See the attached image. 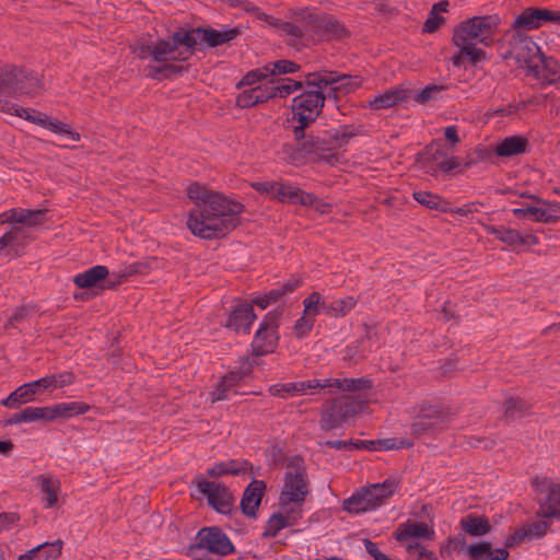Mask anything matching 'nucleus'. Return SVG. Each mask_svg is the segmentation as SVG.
<instances>
[{
    "label": "nucleus",
    "instance_id": "nucleus-13",
    "mask_svg": "<svg viewBox=\"0 0 560 560\" xmlns=\"http://www.w3.org/2000/svg\"><path fill=\"white\" fill-rule=\"evenodd\" d=\"M252 187L256 191L266 194L271 199L281 202H290L293 205H311L314 202V195L305 192L291 184L282 182H256L252 184Z\"/></svg>",
    "mask_w": 560,
    "mask_h": 560
},
{
    "label": "nucleus",
    "instance_id": "nucleus-35",
    "mask_svg": "<svg viewBox=\"0 0 560 560\" xmlns=\"http://www.w3.org/2000/svg\"><path fill=\"white\" fill-rule=\"evenodd\" d=\"M560 71V65L553 58H547L541 54V62H537V68L532 70L528 75H533L544 83L549 84L551 77L557 78Z\"/></svg>",
    "mask_w": 560,
    "mask_h": 560
},
{
    "label": "nucleus",
    "instance_id": "nucleus-46",
    "mask_svg": "<svg viewBox=\"0 0 560 560\" xmlns=\"http://www.w3.org/2000/svg\"><path fill=\"white\" fill-rule=\"evenodd\" d=\"M476 44L477 43L474 42H466V44L454 45L462 49V55H464L465 60H468L471 65H477L485 60L487 56L486 51L481 48H477Z\"/></svg>",
    "mask_w": 560,
    "mask_h": 560
},
{
    "label": "nucleus",
    "instance_id": "nucleus-30",
    "mask_svg": "<svg viewBox=\"0 0 560 560\" xmlns=\"http://www.w3.org/2000/svg\"><path fill=\"white\" fill-rule=\"evenodd\" d=\"M51 421L49 406L47 407H26L20 412L14 413L5 421L7 425L19 424L22 422Z\"/></svg>",
    "mask_w": 560,
    "mask_h": 560
},
{
    "label": "nucleus",
    "instance_id": "nucleus-4",
    "mask_svg": "<svg viewBox=\"0 0 560 560\" xmlns=\"http://www.w3.org/2000/svg\"><path fill=\"white\" fill-rule=\"evenodd\" d=\"M398 488L399 482L396 479L388 478L381 483H373L362 488L359 492L346 499L342 506L349 513L354 514L373 511L393 497Z\"/></svg>",
    "mask_w": 560,
    "mask_h": 560
},
{
    "label": "nucleus",
    "instance_id": "nucleus-17",
    "mask_svg": "<svg viewBox=\"0 0 560 560\" xmlns=\"http://www.w3.org/2000/svg\"><path fill=\"white\" fill-rule=\"evenodd\" d=\"M280 312H269L259 325L252 342L253 353L256 357L271 353L278 342L277 328Z\"/></svg>",
    "mask_w": 560,
    "mask_h": 560
},
{
    "label": "nucleus",
    "instance_id": "nucleus-20",
    "mask_svg": "<svg viewBox=\"0 0 560 560\" xmlns=\"http://www.w3.org/2000/svg\"><path fill=\"white\" fill-rule=\"evenodd\" d=\"M255 318L253 305L240 303L230 313L226 327L235 332L248 334Z\"/></svg>",
    "mask_w": 560,
    "mask_h": 560
},
{
    "label": "nucleus",
    "instance_id": "nucleus-40",
    "mask_svg": "<svg viewBox=\"0 0 560 560\" xmlns=\"http://www.w3.org/2000/svg\"><path fill=\"white\" fill-rule=\"evenodd\" d=\"M413 198L420 205L429 209H435L442 212H447L451 210L447 201L442 200L440 196L432 194L430 191H416L413 192Z\"/></svg>",
    "mask_w": 560,
    "mask_h": 560
},
{
    "label": "nucleus",
    "instance_id": "nucleus-63",
    "mask_svg": "<svg viewBox=\"0 0 560 560\" xmlns=\"http://www.w3.org/2000/svg\"><path fill=\"white\" fill-rule=\"evenodd\" d=\"M549 527V523L546 521H536L529 524L526 529L528 532V538L542 537Z\"/></svg>",
    "mask_w": 560,
    "mask_h": 560
},
{
    "label": "nucleus",
    "instance_id": "nucleus-38",
    "mask_svg": "<svg viewBox=\"0 0 560 560\" xmlns=\"http://www.w3.org/2000/svg\"><path fill=\"white\" fill-rule=\"evenodd\" d=\"M530 405L518 397H511L504 402V419L510 422L528 413Z\"/></svg>",
    "mask_w": 560,
    "mask_h": 560
},
{
    "label": "nucleus",
    "instance_id": "nucleus-28",
    "mask_svg": "<svg viewBox=\"0 0 560 560\" xmlns=\"http://www.w3.org/2000/svg\"><path fill=\"white\" fill-rule=\"evenodd\" d=\"M36 485L44 494L43 501L46 509L55 508L58 502V493L60 491V481L51 475H39L36 478Z\"/></svg>",
    "mask_w": 560,
    "mask_h": 560
},
{
    "label": "nucleus",
    "instance_id": "nucleus-9",
    "mask_svg": "<svg viewBox=\"0 0 560 560\" xmlns=\"http://www.w3.org/2000/svg\"><path fill=\"white\" fill-rule=\"evenodd\" d=\"M500 20L497 15L474 16L462 22L453 34V44L466 42L481 43L486 46L492 43V36Z\"/></svg>",
    "mask_w": 560,
    "mask_h": 560
},
{
    "label": "nucleus",
    "instance_id": "nucleus-15",
    "mask_svg": "<svg viewBox=\"0 0 560 560\" xmlns=\"http://www.w3.org/2000/svg\"><path fill=\"white\" fill-rule=\"evenodd\" d=\"M533 483L537 493V515L541 518H560V483L546 478H535Z\"/></svg>",
    "mask_w": 560,
    "mask_h": 560
},
{
    "label": "nucleus",
    "instance_id": "nucleus-52",
    "mask_svg": "<svg viewBox=\"0 0 560 560\" xmlns=\"http://www.w3.org/2000/svg\"><path fill=\"white\" fill-rule=\"evenodd\" d=\"M254 368L253 361L249 358H246L243 362V365L240 370L231 371L229 374L224 375L223 378L228 382L232 387L238 384L245 376H248Z\"/></svg>",
    "mask_w": 560,
    "mask_h": 560
},
{
    "label": "nucleus",
    "instance_id": "nucleus-22",
    "mask_svg": "<svg viewBox=\"0 0 560 560\" xmlns=\"http://www.w3.org/2000/svg\"><path fill=\"white\" fill-rule=\"evenodd\" d=\"M411 93L412 90L409 89H389L370 100L369 106L375 110L389 108L400 102L410 100Z\"/></svg>",
    "mask_w": 560,
    "mask_h": 560
},
{
    "label": "nucleus",
    "instance_id": "nucleus-60",
    "mask_svg": "<svg viewBox=\"0 0 560 560\" xmlns=\"http://www.w3.org/2000/svg\"><path fill=\"white\" fill-rule=\"evenodd\" d=\"M322 80H323V88H327L328 85L331 86H335V85H338L339 82H343V81H351L352 80V77L351 75H348V74H337V72H332V71H323L322 72Z\"/></svg>",
    "mask_w": 560,
    "mask_h": 560
},
{
    "label": "nucleus",
    "instance_id": "nucleus-43",
    "mask_svg": "<svg viewBox=\"0 0 560 560\" xmlns=\"http://www.w3.org/2000/svg\"><path fill=\"white\" fill-rule=\"evenodd\" d=\"M8 96H0L1 102L7 104L5 109H0L1 112L13 114L18 117L24 118V119L32 121L34 124H37V125H39V120H48L47 116L36 113L35 110H33V113H31L27 108H23V107L16 106L14 104H10L8 101L4 100Z\"/></svg>",
    "mask_w": 560,
    "mask_h": 560
},
{
    "label": "nucleus",
    "instance_id": "nucleus-24",
    "mask_svg": "<svg viewBox=\"0 0 560 560\" xmlns=\"http://www.w3.org/2000/svg\"><path fill=\"white\" fill-rule=\"evenodd\" d=\"M394 537L398 541H408L411 538L433 539L434 530L423 522H407L397 528Z\"/></svg>",
    "mask_w": 560,
    "mask_h": 560
},
{
    "label": "nucleus",
    "instance_id": "nucleus-19",
    "mask_svg": "<svg viewBox=\"0 0 560 560\" xmlns=\"http://www.w3.org/2000/svg\"><path fill=\"white\" fill-rule=\"evenodd\" d=\"M545 22L560 24V11L527 8L515 19L513 26L517 30H535Z\"/></svg>",
    "mask_w": 560,
    "mask_h": 560
},
{
    "label": "nucleus",
    "instance_id": "nucleus-8",
    "mask_svg": "<svg viewBox=\"0 0 560 560\" xmlns=\"http://www.w3.org/2000/svg\"><path fill=\"white\" fill-rule=\"evenodd\" d=\"M361 410L362 402L349 395L327 400L320 408L319 428L326 432L341 428Z\"/></svg>",
    "mask_w": 560,
    "mask_h": 560
},
{
    "label": "nucleus",
    "instance_id": "nucleus-12",
    "mask_svg": "<svg viewBox=\"0 0 560 560\" xmlns=\"http://www.w3.org/2000/svg\"><path fill=\"white\" fill-rule=\"evenodd\" d=\"M131 50L140 59L151 57L155 62L180 61V52L174 33L166 38L158 39L155 43L138 40L131 46Z\"/></svg>",
    "mask_w": 560,
    "mask_h": 560
},
{
    "label": "nucleus",
    "instance_id": "nucleus-37",
    "mask_svg": "<svg viewBox=\"0 0 560 560\" xmlns=\"http://www.w3.org/2000/svg\"><path fill=\"white\" fill-rule=\"evenodd\" d=\"M485 230L489 234H493L498 240L508 244L509 246H515L521 243H524L523 235L520 234L517 230L508 229L503 225L493 226V225H483Z\"/></svg>",
    "mask_w": 560,
    "mask_h": 560
},
{
    "label": "nucleus",
    "instance_id": "nucleus-32",
    "mask_svg": "<svg viewBox=\"0 0 560 560\" xmlns=\"http://www.w3.org/2000/svg\"><path fill=\"white\" fill-rule=\"evenodd\" d=\"M462 529L472 537L483 536L490 533L492 526L485 516L468 514L460 520Z\"/></svg>",
    "mask_w": 560,
    "mask_h": 560
},
{
    "label": "nucleus",
    "instance_id": "nucleus-41",
    "mask_svg": "<svg viewBox=\"0 0 560 560\" xmlns=\"http://www.w3.org/2000/svg\"><path fill=\"white\" fill-rule=\"evenodd\" d=\"M39 126L49 129L50 131L67 137L72 142L80 141V133L74 131L69 124L62 122L60 120H52L48 118V120H39Z\"/></svg>",
    "mask_w": 560,
    "mask_h": 560
},
{
    "label": "nucleus",
    "instance_id": "nucleus-39",
    "mask_svg": "<svg viewBox=\"0 0 560 560\" xmlns=\"http://www.w3.org/2000/svg\"><path fill=\"white\" fill-rule=\"evenodd\" d=\"M175 61H163L161 66L148 67V77L155 80L168 79L173 75L182 73L186 68L182 65L174 63Z\"/></svg>",
    "mask_w": 560,
    "mask_h": 560
},
{
    "label": "nucleus",
    "instance_id": "nucleus-10",
    "mask_svg": "<svg viewBox=\"0 0 560 560\" xmlns=\"http://www.w3.org/2000/svg\"><path fill=\"white\" fill-rule=\"evenodd\" d=\"M207 550L210 553L228 556L235 551V548L225 533L217 526L203 527L196 536V542L188 548V555L194 560H211V558L199 557Z\"/></svg>",
    "mask_w": 560,
    "mask_h": 560
},
{
    "label": "nucleus",
    "instance_id": "nucleus-1",
    "mask_svg": "<svg viewBox=\"0 0 560 560\" xmlns=\"http://www.w3.org/2000/svg\"><path fill=\"white\" fill-rule=\"evenodd\" d=\"M187 196L195 202L187 218V228L195 236L203 240L221 238L240 223L238 214L244 209L241 202L208 190L197 183L187 188Z\"/></svg>",
    "mask_w": 560,
    "mask_h": 560
},
{
    "label": "nucleus",
    "instance_id": "nucleus-56",
    "mask_svg": "<svg viewBox=\"0 0 560 560\" xmlns=\"http://www.w3.org/2000/svg\"><path fill=\"white\" fill-rule=\"evenodd\" d=\"M296 386V382H290L284 384H275L269 387V393L272 396L288 398L298 395V390L293 388Z\"/></svg>",
    "mask_w": 560,
    "mask_h": 560
},
{
    "label": "nucleus",
    "instance_id": "nucleus-51",
    "mask_svg": "<svg viewBox=\"0 0 560 560\" xmlns=\"http://www.w3.org/2000/svg\"><path fill=\"white\" fill-rule=\"evenodd\" d=\"M301 18V13L296 16V21ZM301 25H298L293 22H283L278 20L276 28L284 35L291 36L293 39L302 38L304 35L305 28L303 27V23L300 21Z\"/></svg>",
    "mask_w": 560,
    "mask_h": 560
},
{
    "label": "nucleus",
    "instance_id": "nucleus-62",
    "mask_svg": "<svg viewBox=\"0 0 560 560\" xmlns=\"http://www.w3.org/2000/svg\"><path fill=\"white\" fill-rule=\"evenodd\" d=\"M378 448L389 451V450H399L404 447H410V443H406L404 440L398 439H382L377 440Z\"/></svg>",
    "mask_w": 560,
    "mask_h": 560
},
{
    "label": "nucleus",
    "instance_id": "nucleus-3",
    "mask_svg": "<svg viewBox=\"0 0 560 560\" xmlns=\"http://www.w3.org/2000/svg\"><path fill=\"white\" fill-rule=\"evenodd\" d=\"M238 34L240 30L236 27L224 31L180 27L174 32V38L178 44L180 61H186L195 54L199 45L217 47L234 39Z\"/></svg>",
    "mask_w": 560,
    "mask_h": 560
},
{
    "label": "nucleus",
    "instance_id": "nucleus-31",
    "mask_svg": "<svg viewBox=\"0 0 560 560\" xmlns=\"http://www.w3.org/2000/svg\"><path fill=\"white\" fill-rule=\"evenodd\" d=\"M528 140L522 136H511L502 140L495 148V153L499 156L511 158L525 153L527 150Z\"/></svg>",
    "mask_w": 560,
    "mask_h": 560
},
{
    "label": "nucleus",
    "instance_id": "nucleus-55",
    "mask_svg": "<svg viewBox=\"0 0 560 560\" xmlns=\"http://www.w3.org/2000/svg\"><path fill=\"white\" fill-rule=\"evenodd\" d=\"M269 77L268 71L265 70V66L261 68H257L248 71L243 79L236 84L237 89H241L245 85H253L261 80H265Z\"/></svg>",
    "mask_w": 560,
    "mask_h": 560
},
{
    "label": "nucleus",
    "instance_id": "nucleus-25",
    "mask_svg": "<svg viewBox=\"0 0 560 560\" xmlns=\"http://www.w3.org/2000/svg\"><path fill=\"white\" fill-rule=\"evenodd\" d=\"M512 212L518 219L530 214L534 217L535 221L544 223H552L560 219V207L557 205H553L549 208L533 206L526 208H515L512 210Z\"/></svg>",
    "mask_w": 560,
    "mask_h": 560
},
{
    "label": "nucleus",
    "instance_id": "nucleus-5",
    "mask_svg": "<svg viewBox=\"0 0 560 560\" xmlns=\"http://www.w3.org/2000/svg\"><path fill=\"white\" fill-rule=\"evenodd\" d=\"M308 493V480L304 460L300 456H292L287 462V471L279 497V504L282 510H285L291 503L301 506Z\"/></svg>",
    "mask_w": 560,
    "mask_h": 560
},
{
    "label": "nucleus",
    "instance_id": "nucleus-33",
    "mask_svg": "<svg viewBox=\"0 0 560 560\" xmlns=\"http://www.w3.org/2000/svg\"><path fill=\"white\" fill-rule=\"evenodd\" d=\"M89 410L90 406L81 401L60 402L49 406L51 421L58 418H71L78 415H83Z\"/></svg>",
    "mask_w": 560,
    "mask_h": 560
},
{
    "label": "nucleus",
    "instance_id": "nucleus-34",
    "mask_svg": "<svg viewBox=\"0 0 560 560\" xmlns=\"http://www.w3.org/2000/svg\"><path fill=\"white\" fill-rule=\"evenodd\" d=\"M329 392L338 389L341 392H359L372 387V381L365 377L359 378H329Z\"/></svg>",
    "mask_w": 560,
    "mask_h": 560
},
{
    "label": "nucleus",
    "instance_id": "nucleus-26",
    "mask_svg": "<svg viewBox=\"0 0 560 560\" xmlns=\"http://www.w3.org/2000/svg\"><path fill=\"white\" fill-rule=\"evenodd\" d=\"M271 100L269 83L260 84L249 90H244L236 97V105L241 108H248Z\"/></svg>",
    "mask_w": 560,
    "mask_h": 560
},
{
    "label": "nucleus",
    "instance_id": "nucleus-58",
    "mask_svg": "<svg viewBox=\"0 0 560 560\" xmlns=\"http://www.w3.org/2000/svg\"><path fill=\"white\" fill-rule=\"evenodd\" d=\"M360 85L357 77H352L351 81L339 82L338 85L331 86L327 92H330V97L336 102L338 93L347 94Z\"/></svg>",
    "mask_w": 560,
    "mask_h": 560
},
{
    "label": "nucleus",
    "instance_id": "nucleus-45",
    "mask_svg": "<svg viewBox=\"0 0 560 560\" xmlns=\"http://www.w3.org/2000/svg\"><path fill=\"white\" fill-rule=\"evenodd\" d=\"M299 69L300 66L298 63L287 59H281L265 65V70L268 71L269 77L294 73Z\"/></svg>",
    "mask_w": 560,
    "mask_h": 560
},
{
    "label": "nucleus",
    "instance_id": "nucleus-59",
    "mask_svg": "<svg viewBox=\"0 0 560 560\" xmlns=\"http://www.w3.org/2000/svg\"><path fill=\"white\" fill-rule=\"evenodd\" d=\"M313 325H314V318L311 317V315H306L305 313H303V316L301 318H299L294 324L293 329H294L295 336L298 338L304 337L308 331H311V329L313 328Z\"/></svg>",
    "mask_w": 560,
    "mask_h": 560
},
{
    "label": "nucleus",
    "instance_id": "nucleus-49",
    "mask_svg": "<svg viewBox=\"0 0 560 560\" xmlns=\"http://www.w3.org/2000/svg\"><path fill=\"white\" fill-rule=\"evenodd\" d=\"M23 233V228L21 226H12L10 231L4 233L0 237V253L8 246L12 248L23 246V242L21 241V235Z\"/></svg>",
    "mask_w": 560,
    "mask_h": 560
},
{
    "label": "nucleus",
    "instance_id": "nucleus-2",
    "mask_svg": "<svg viewBox=\"0 0 560 560\" xmlns=\"http://www.w3.org/2000/svg\"><path fill=\"white\" fill-rule=\"evenodd\" d=\"M354 135L355 132L348 131V127H342L341 129L331 130L320 129L310 133L304 130L303 138L294 139L298 152L316 161L329 156L331 151L347 144Z\"/></svg>",
    "mask_w": 560,
    "mask_h": 560
},
{
    "label": "nucleus",
    "instance_id": "nucleus-50",
    "mask_svg": "<svg viewBox=\"0 0 560 560\" xmlns=\"http://www.w3.org/2000/svg\"><path fill=\"white\" fill-rule=\"evenodd\" d=\"M444 90L442 85L430 84L420 91H413L411 93L410 100H415L417 103L424 104L431 100L436 98V96Z\"/></svg>",
    "mask_w": 560,
    "mask_h": 560
},
{
    "label": "nucleus",
    "instance_id": "nucleus-54",
    "mask_svg": "<svg viewBox=\"0 0 560 560\" xmlns=\"http://www.w3.org/2000/svg\"><path fill=\"white\" fill-rule=\"evenodd\" d=\"M407 553L411 560H438L436 556L418 542L408 544Z\"/></svg>",
    "mask_w": 560,
    "mask_h": 560
},
{
    "label": "nucleus",
    "instance_id": "nucleus-16",
    "mask_svg": "<svg viewBox=\"0 0 560 560\" xmlns=\"http://www.w3.org/2000/svg\"><path fill=\"white\" fill-rule=\"evenodd\" d=\"M450 420V415L441 407L423 404L411 424V434L416 438L441 430Z\"/></svg>",
    "mask_w": 560,
    "mask_h": 560
},
{
    "label": "nucleus",
    "instance_id": "nucleus-53",
    "mask_svg": "<svg viewBox=\"0 0 560 560\" xmlns=\"http://www.w3.org/2000/svg\"><path fill=\"white\" fill-rule=\"evenodd\" d=\"M301 285V281L296 278L290 279L287 283L282 284L277 289L270 290L268 293V299L271 303L279 301L283 295L288 293L294 292Z\"/></svg>",
    "mask_w": 560,
    "mask_h": 560
},
{
    "label": "nucleus",
    "instance_id": "nucleus-6",
    "mask_svg": "<svg viewBox=\"0 0 560 560\" xmlns=\"http://www.w3.org/2000/svg\"><path fill=\"white\" fill-rule=\"evenodd\" d=\"M75 380V376L70 371L61 373L46 375L39 380L31 383H26L18 387L12 392L1 404L8 408H16L22 404L34 400L37 394H42L44 390L51 388H62L71 385Z\"/></svg>",
    "mask_w": 560,
    "mask_h": 560
},
{
    "label": "nucleus",
    "instance_id": "nucleus-27",
    "mask_svg": "<svg viewBox=\"0 0 560 560\" xmlns=\"http://www.w3.org/2000/svg\"><path fill=\"white\" fill-rule=\"evenodd\" d=\"M284 511L285 514L277 513L270 516L262 533L264 537H276L282 528L293 526L296 523L300 513L295 515L293 509L288 510L287 508Z\"/></svg>",
    "mask_w": 560,
    "mask_h": 560
},
{
    "label": "nucleus",
    "instance_id": "nucleus-64",
    "mask_svg": "<svg viewBox=\"0 0 560 560\" xmlns=\"http://www.w3.org/2000/svg\"><path fill=\"white\" fill-rule=\"evenodd\" d=\"M443 22H444L443 16L431 11L429 14V18L427 19V21L423 24V32L424 33H434Z\"/></svg>",
    "mask_w": 560,
    "mask_h": 560
},
{
    "label": "nucleus",
    "instance_id": "nucleus-7",
    "mask_svg": "<svg viewBox=\"0 0 560 560\" xmlns=\"http://www.w3.org/2000/svg\"><path fill=\"white\" fill-rule=\"evenodd\" d=\"M330 92L308 90L293 98V120L298 122L293 127L294 138H303L304 130L315 122L322 112L325 101H329Z\"/></svg>",
    "mask_w": 560,
    "mask_h": 560
},
{
    "label": "nucleus",
    "instance_id": "nucleus-29",
    "mask_svg": "<svg viewBox=\"0 0 560 560\" xmlns=\"http://www.w3.org/2000/svg\"><path fill=\"white\" fill-rule=\"evenodd\" d=\"M109 275L108 268L103 265H96L84 272L78 273L73 282L80 289H89L97 285L101 281H105Z\"/></svg>",
    "mask_w": 560,
    "mask_h": 560
},
{
    "label": "nucleus",
    "instance_id": "nucleus-47",
    "mask_svg": "<svg viewBox=\"0 0 560 560\" xmlns=\"http://www.w3.org/2000/svg\"><path fill=\"white\" fill-rule=\"evenodd\" d=\"M304 313L306 315H311V317H315L320 311L324 312V305H326V300L318 292L311 293L304 301Z\"/></svg>",
    "mask_w": 560,
    "mask_h": 560
},
{
    "label": "nucleus",
    "instance_id": "nucleus-36",
    "mask_svg": "<svg viewBox=\"0 0 560 560\" xmlns=\"http://www.w3.org/2000/svg\"><path fill=\"white\" fill-rule=\"evenodd\" d=\"M357 302L353 296L326 301L324 313L331 317H343L354 308Z\"/></svg>",
    "mask_w": 560,
    "mask_h": 560
},
{
    "label": "nucleus",
    "instance_id": "nucleus-14",
    "mask_svg": "<svg viewBox=\"0 0 560 560\" xmlns=\"http://www.w3.org/2000/svg\"><path fill=\"white\" fill-rule=\"evenodd\" d=\"M299 21L303 23L305 31L322 38H341L347 35L345 26L332 15L304 10L301 12Z\"/></svg>",
    "mask_w": 560,
    "mask_h": 560
},
{
    "label": "nucleus",
    "instance_id": "nucleus-61",
    "mask_svg": "<svg viewBox=\"0 0 560 560\" xmlns=\"http://www.w3.org/2000/svg\"><path fill=\"white\" fill-rule=\"evenodd\" d=\"M224 463H225V468H226L228 475L236 476V475L245 474L248 470V468L250 467V465L246 460L230 459Z\"/></svg>",
    "mask_w": 560,
    "mask_h": 560
},
{
    "label": "nucleus",
    "instance_id": "nucleus-11",
    "mask_svg": "<svg viewBox=\"0 0 560 560\" xmlns=\"http://www.w3.org/2000/svg\"><path fill=\"white\" fill-rule=\"evenodd\" d=\"M541 54L540 48L529 36L514 32L508 42L504 58L514 59L521 68H526L529 74L537 68V62H541Z\"/></svg>",
    "mask_w": 560,
    "mask_h": 560
},
{
    "label": "nucleus",
    "instance_id": "nucleus-57",
    "mask_svg": "<svg viewBox=\"0 0 560 560\" xmlns=\"http://www.w3.org/2000/svg\"><path fill=\"white\" fill-rule=\"evenodd\" d=\"M231 392L236 394V392L233 390V387L222 377L215 388L210 393L211 401L215 402L226 400L230 398Z\"/></svg>",
    "mask_w": 560,
    "mask_h": 560
},
{
    "label": "nucleus",
    "instance_id": "nucleus-18",
    "mask_svg": "<svg viewBox=\"0 0 560 560\" xmlns=\"http://www.w3.org/2000/svg\"><path fill=\"white\" fill-rule=\"evenodd\" d=\"M194 482L200 493L206 495L208 504L221 514L231 512L233 497L228 488L214 481H208L202 475H198Z\"/></svg>",
    "mask_w": 560,
    "mask_h": 560
},
{
    "label": "nucleus",
    "instance_id": "nucleus-21",
    "mask_svg": "<svg viewBox=\"0 0 560 560\" xmlns=\"http://www.w3.org/2000/svg\"><path fill=\"white\" fill-rule=\"evenodd\" d=\"M469 560H506L509 550L506 548L493 549L489 541L475 542L466 548Z\"/></svg>",
    "mask_w": 560,
    "mask_h": 560
},
{
    "label": "nucleus",
    "instance_id": "nucleus-44",
    "mask_svg": "<svg viewBox=\"0 0 560 560\" xmlns=\"http://www.w3.org/2000/svg\"><path fill=\"white\" fill-rule=\"evenodd\" d=\"M62 540L57 539L52 542H44L38 545L36 548L37 560H56L62 550Z\"/></svg>",
    "mask_w": 560,
    "mask_h": 560
},
{
    "label": "nucleus",
    "instance_id": "nucleus-42",
    "mask_svg": "<svg viewBox=\"0 0 560 560\" xmlns=\"http://www.w3.org/2000/svg\"><path fill=\"white\" fill-rule=\"evenodd\" d=\"M329 378H311L305 381H296L295 388L298 395H315L322 389H329Z\"/></svg>",
    "mask_w": 560,
    "mask_h": 560
},
{
    "label": "nucleus",
    "instance_id": "nucleus-48",
    "mask_svg": "<svg viewBox=\"0 0 560 560\" xmlns=\"http://www.w3.org/2000/svg\"><path fill=\"white\" fill-rule=\"evenodd\" d=\"M292 79H279V80H270L269 83V93L271 98L279 97L284 98L292 94V89L290 88V83Z\"/></svg>",
    "mask_w": 560,
    "mask_h": 560
},
{
    "label": "nucleus",
    "instance_id": "nucleus-23",
    "mask_svg": "<svg viewBox=\"0 0 560 560\" xmlns=\"http://www.w3.org/2000/svg\"><path fill=\"white\" fill-rule=\"evenodd\" d=\"M266 485L264 481L254 480L245 489L241 500V508L245 515L255 516L256 510L259 506Z\"/></svg>",
    "mask_w": 560,
    "mask_h": 560
}]
</instances>
